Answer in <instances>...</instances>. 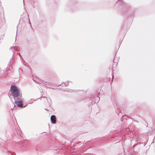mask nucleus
Here are the masks:
<instances>
[{
  "instance_id": "1",
  "label": "nucleus",
  "mask_w": 155,
  "mask_h": 155,
  "mask_svg": "<svg viewBox=\"0 0 155 155\" xmlns=\"http://www.w3.org/2000/svg\"><path fill=\"white\" fill-rule=\"evenodd\" d=\"M11 91L13 94L15 100V102L17 106L20 107H23V101L21 99L17 98L16 99L15 98L17 97L19 95V91L16 86L12 85L11 87Z\"/></svg>"
},
{
  "instance_id": "2",
  "label": "nucleus",
  "mask_w": 155,
  "mask_h": 155,
  "mask_svg": "<svg viewBox=\"0 0 155 155\" xmlns=\"http://www.w3.org/2000/svg\"><path fill=\"white\" fill-rule=\"evenodd\" d=\"M51 120L53 124H55L56 122V118L54 115H52L51 117Z\"/></svg>"
},
{
  "instance_id": "3",
  "label": "nucleus",
  "mask_w": 155,
  "mask_h": 155,
  "mask_svg": "<svg viewBox=\"0 0 155 155\" xmlns=\"http://www.w3.org/2000/svg\"><path fill=\"white\" fill-rule=\"evenodd\" d=\"M96 99H97V100H99V97H98L97 96H96L95 97Z\"/></svg>"
},
{
  "instance_id": "4",
  "label": "nucleus",
  "mask_w": 155,
  "mask_h": 155,
  "mask_svg": "<svg viewBox=\"0 0 155 155\" xmlns=\"http://www.w3.org/2000/svg\"><path fill=\"white\" fill-rule=\"evenodd\" d=\"M68 84H66V85H65V86H68Z\"/></svg>"
}]
</instances>
